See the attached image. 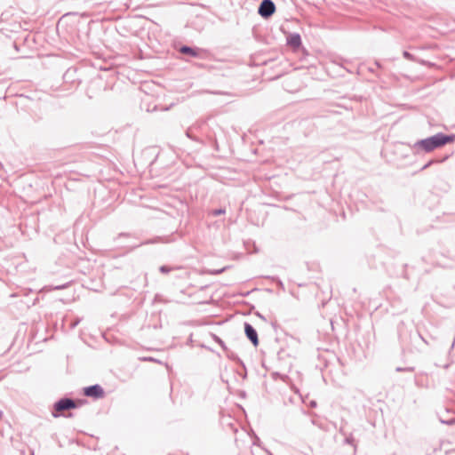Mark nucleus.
<instances>
[{
    "instance_id": "obj_2",
    "label": "nucleus",
    "mask_w": 455,
    "mask_h": 455,
    "mask_svg": "<svg viewBox=\"0 0 455 455\" xmlns=\"http://www.w3.org/2000/svg\"><path fill=\"white\" fill-rule=\"evenodd\" d=\"M77 407H78V405L75 400H73L71 398L64 397V398L60 399L53 404L54 411L52 412V415L53 418H58V417H60L59 412H62V411H68L71 409H76Z\"/></svg>"
},
{
    "instance_id": "obj_19",
    "label": "nucleus",
    "mask_w": 455,
    "mask_h": 455,
    "mask_svg": "<svg viewBox=\"0 0 455 455\" xmlns=\"http://www.w3.org/2000/svg\"><path fill=\"white\" fill-rule=\"evenodd\" d=\"M239 374L244 379L246 377L245 369L243 370V372H239Z\"/></svg>"
},
{
    "instance_id": "obj_26",
    "label": "nucleus",
    "mask_w": 455,
    "mask_h": 455,
    "mask_svg": "<svg viewBox=\"0 0 455 455\" xmlns=\"http://www.w3.org/2000/svg\"><path fill=\"white\" fill-rule=\"evenodd\" d=\"M3 416V412L0 411V418Z\"/></svg>"
},
{
    "instance_id": "obj_14",
    "label": "nucleus",
    "mask_w": 455,
    "mask_h": 455,
    "mask_svg": "<svg viewBox=\"0 0 455 455\" xmlns=\"http://www.w3.org/2000/svg\"><path fill=\"white\" fill-rule=\"evenodd\" d=\"M68 287V283H65V284H62V285L55 286L53 289L54 290H62V289H66Z\"/></svg>"
},
{
    "instance_id": "obj_12",
    "label": "nucleus",
    "mask_w": 455,
    "mask_h": 455,
    "mask_svg": "<svg viewBox=\"0 0 455 455\" xmlns=\"http://www.w3.org/2000/svg\"><path fill=\"white\" fill-rule=\"evenodd\" d=\"M403 56L406 59V60H414V57L411 53H410L409 52L407 51H404L403 52Z\"/></svg>"
},
{
    "instance_id": "obj_22",
    "label": "nucleus",
    "mask_w": 455,
    "mask_h": 455,
    "mask_svg": "<svg viewBox=\"0 0 455 455\" xmlns=\"http://www.w3.org/2000/svg\"><path fill=\"white\" fill-rule=\"evenodd\" d=\"M375 65H376L378 68H381V65L379 64V61H376V62H375Z\"/></svg>"
},
{
    "instance_id": "obj_4",
    "label": "nucleus",
    "mask_w": 455,
    "mask_h": 455,
    "mask_svg": "<svg viewBox=\"0 0 455 455\" xmlns=\"http://www.w3.org/2000/svg\"><path fill=\"white\" fill-rule=\"evenodd\" d=\"M84 395H86L88 397H92L94 399L103 398L105 395L103 387L99 384H95V385H92V386L84 387Z\"/></svg>"
},
{
    "instance_id": "obj_3",
    "label": "nucleus",
    "mask_w": 455,
    "mask_h": 455,
    "mask_svg": "<svg viewBox=\"0 0 455 455\" xmlns=\"http://www.w3.org/2000/svg\"><path fill=\"white\" fill-rule=\"evenodd\" d=\"M275 12V4L272 0H262L258 13L264 19L271 17Z\"/></svg>"
},
{
    "instance_id": "obj_17",
    "label": "nucleus",
    "mask_w": 455,
    "mask_h": 455,
    "mask_svg": "<svg viewBox=\"0 0 455 455\" xmlns=\"http://www.w3.org/2000/svg\"><path fill=\"white\" fill-rule=\"evenodd\" d=\"M435 161L434 160H431L429 161L428 163H427L423 167H422V170H425L427 168H428Z\"/></svg>"
},
{
    "instance_id": "obj_1",
    "label": "nucleus",
    "mask_w": 455,
    "mask_h": 455,
    "mask_svg": "<svg viewBox=\"0 0 455 455\" xmlns=\"http://www.w3.org/2000/svg\"><path fill=\"white\" fill-rule=\"evenodd\" d=\"M455 135H448L438 132L431 137L420 140L414 144V148H421L425 152H431L435 148H441L446 144L453 142Z\"/></svg>"
},
{
    "instance_id": "obj_21",
    "label": "nucleus",
    "mask_w": 455,
    "mask_h": 455,
    "mask_svg": "<svg viewBox=\"0 0 455 455\" xmlns=\"http://www.w3.org/2000/svg\"><path fill=\"white\" fill-rule=\"evenodd\" d=\"M235 444L237 445V447H238V448H240V445H239V442H238V438H237V437H235Z\"/></svg>"
},
{
    "instance_id": "obj_18",
    "label": "nucleus",
    "mask_w": 455,
    "mask_h": 455,
    "mask_svg": "<svg viewBox=\"0 0 455 455\" xmlns=\"http://www.w3.org/2000/svg\"><path fill=\"white\" fill-rule=\"evenodd\" d=\"M216 339L218 340V342H220V344L221 345V347H222L224 349H226V346H225L224 342H223L222 340H220V339H217V338H216Z\"/></svg>"
},
{
    "instance_id": "obj_7",
    "label": "nucleus",
    "mask_w": 455,
    "mask_h": 455,
    "mask_svg": "<svg viewBox=\"0 0 455 455\" xmlns=\"http://www.w3.org/2000/svg\"><path fill=\"white\" fill-rule=\"evenodd\" d=\"M180 52L190 55L191 57L197 58L200 56L201 50L198 48H192L188 45H183L180 48Z\"/></svg>"
},
{
    "instance_id": "obj_25",
    "label": "nucleus",
    "mask_w": 455,
    "mask_h": 455,
    "mask_svg": "<svg viewBox=\"0 0 455 455\" xmlns=\"http://www.w3.org/2000/svg\"><path fill=\"white\" fill-rule=\"evenodd\" d=\"M221 379H222V382H227V380H225L222 377V375L220 376Z\"/></svg>"
},
{
    "instance_id": "obj_13",
    "label": "nucleus",
    "mask_w": 455,
    "mask_h": 455,
    "mask_svg": "<svg viewBox=\"0 0 455 455\" xmlns=\"http://www.w3.org/2000/svg\"><path fill=\"white\" fill-rule=\"evenodd\" d=\"M440 421L443 423V424H446V425H453L455 424V418H451L448 420H443V419H440Z\"/></svg>"
},
{
    "instance_id": "obj_15",
    "label": "nucleus",
    "mask_w": 455,
    "mask_h": 455,
    "mask_svg": "<svg viewBox=\"0 0 455 455\" xmlns=\"http://www.w3.org/2000/svg\"><path fill=\"white\" fill-rule=\"evenodd\" d=\"M229 430H232L235 435L238 434V430L235 427L233 426V424L229 423L228 425Z\"/></svg>"
},
{
    "instance_id": "obj_9",
    "label": "nucleus",
    "mask_w": 455,
    "mask_h": 455,
    "mask_svg": "<svg viewBox=\"0 0 455 455\" xmlns=\"http://www.w3.org/2000/svg\"><path fill=\"white\" fill-rule=\"evenodd\" d=\"M414 367H396L395 368V371L397 372H403V371H408V372H412L414 371Z\"/></svg>"
},
{
    "instance_id": "obj_5",
    "label": "nucleus",
    "mask_w": 455,
    "mask_h": 455,
    "mask_svg": "<svg viewBox=\"0 0 455 455\" xmlns=\"http://www.w3.org/2000/svg\"><path fill=\"white\" fill-rule=\"evenodd\" d=\"M244 333L251 344L257 347L259 346V337L256 329L249 323H244Z\"/></svg>"
},
{
    "instance_id": "obj_11",
    "label": "nucleus",
    "mask_w": 455,
    "mask_h": 455,
    "mask_svg": "<svg viewBox=\"0 0 455 455\" xmlns=\"http://www.w3.org/2000/svg\"><path fill=\"white\" fill-rule=\"evenodd\" d=\"M225 212H226V210L224 208H220V209L213 210L212 212V214L213 216H218L220 214H224Z\"/></svg>"
},
{
    "instance_id": "obj_23",
    "label": "nucleus",
    "mask_w": 455,
    "mask_h": 455,
    "mask_svg": "<svg viewBox=\"0 0 455 455\" xmlns=\"http://www.w3.org/2000/svg\"><path fill=\"white\" fill-rule=\"evenodd\" d=\"M369 71H371V72H374L373 68H369Z\"/></svg>"
},
{
    "instance_id": "obj_8",
    "label": "nucleus",
    "mask_w": 455,
    "mask_h": 455,
    "mask_svg": "<svg viewBox=\"0 0 455 455\" xmlns=\"http://www.w3.org/2000/svg\"><path fill=\"white\" fill-rule=\"evenodd\" d=\"M194 127H190L187 130L186 135L190 138L191 140H194L196 141H201L195 134H194Z\"/></svg>"
},
{
    "instance_id": "obj_24",
    "label": "nucleus",
    "mask_w": 455,
    "mask_h": 455,
    "mask_svg": "<svg viewBox=\"0 0 455 455\" xmlns=\"http://www.w3.org/2000/svg\"><path fill=\"white\" fill-rule=\"evenodd\" d=\"M241 435H244L245 437H247V435L244 432H241Z\"/></svg>"
},
{
    "instance_id": "obj_6",
    "label": "nucleus",
    "mask_w": 455,
    "mask_h": 455,
    "mask_svg": "<svg viewBox=\"0 0 455 455\" xmlns=\"http://www.w3.org/2000/svg\"><path fill=\"white\" fill-rule=\"evenodd\" d=\"M287 44L298 49L301 45V37L298 33L290 34L287 37Z\"/></svg>"
},
{
    "instance_id": "obj_20",
    "label": "nucleus",
    "mask_w": 455,
    "mask_h": 455,
    "mask_svg": "<svg viewBox=\"0 0 455 455\" xmlns=\"http://www.w3.org/2000/svg\"><path fill=\"white\" fill-rule=\"evenodd\" d=\"M121 236H130V234H128V233H121V234H119V237H121Z\"/></svg>"
},
{
    "instance_id": "obj_16",
    "label": "nucleus",
    "mask_w": 455,
    "mask_h": 455,
    "mask_svg": "<svg viewBox=\"0 0 455 455\" xmlns=\"http://www.w3.org/2000/svg\"><path fill=\"white\" fill-rule=\"evenodd\" d=\"M160 238H157V240H148L144 243H142L141 244H148V243H156Z\"/></svg>"
},
{
    "instance_id": "obj_10",
    "label": "nucleus",
    "mask_w": 455,
    "mask_h": 455,
    "mask_svg": "<svg viewBox=\"0 0 455 455\" xmlns=\"http://www.w3.org/2000/svg\"><path fill=\"white\" fill-rule=\"evenodd\" d=\"M172 270V267H170L168 266H161L159 267V271L162 273V274H168L170 273L171 271Z\"/></svg>"
}]
</instances>
